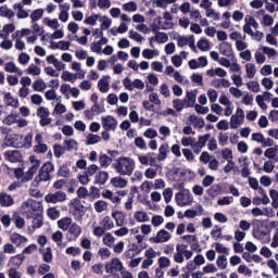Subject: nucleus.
Wrapping results in <instances>:
<instances>
[{
  "label": "nucleus",
  "instance_id": "nucleus-26",
  "mask_svg": "<svg viewBox=\"0 0 278 278\" xmlns=\"http://www.w3.org/2000/svg\"><path fill=\"white\" fill-rule=\"evenodd\" d=\"M4 71L7 73H16V75H20V76L23 75V70L18 68V66H16V63H14V62L5 63Z\"/></svg>",
  "mask_w": 278,
  "mask_h": 278
},
{
  "label": "nucleus",
  "instance_id": "nucleus-17",
  "mask_svg": "<svg viewBox=\"0 0 278 278\" xmlns=\"http://www.w3.org/2000/svg\"><path fill=\"white\" fill-rule=\"evenodd\" d=\"M112 218H114L117 227H123L125 225V220H127V214L123 211H115L112 213Z\"/></svg>",
  "mask_w": 278,
  "mask_h": 278
},
{
  "label": "nucleus",
  "instance_id": "nucleus-14",
  "mask_svg": "<svg viewBox=\"0 0 278 278\" xmlns=\"http://www.w3.org/2000/svg\"><path fill=\"white\" fill-rule=\"evenodd\" d=\"M123 270V262L118 258H113L110 264L106 265V273L114 275V273H121Z\"/></svg>",
  "mask_w": 278,
  "mask_h": 278
},
{
  "label": "nucleus",
  "instance_id": "nucleus-10",
  "mask_svg": "<svg viewBox=\"0 0 278 278\" xmlns=\"http://www.w3.org/2000/svg\"><path fill=\"white\" fill-rule=\"evenodd\" d=\"M102 127L105 131H116V127L118 126V122L111 115L105 117H101Z\"/></svg>",
  "mask_w": 278,
  "mask_h": 278
},
{
  "label": "nucleus",
  "instance_id": "nucleus-21",
  "mask_svg": "<svg viewBox=\"0 0 278 278\" xmlns=\"http://www.w3.org/2000/svg\"><path fill=\"white\" fill-rule=\"evenodd\" d=\"M168 153H170V147L167 143H163L159 148V154L156 156L157 162H164L168 157Z\"/></svg>",
  "mask_w": 278,
  "mask_h": 278
},
{
  "label": "nucleus",
  "instance_id": "nucleus-8",
  "mask_svg": "<svg viewBox=\"0 0 278 278\" xmlns=\"http://www.w3.org/2000/svg\"><path fill=\"white\" fill-rule=\"evenodd\" d=\"M173 236L166 229H161L156 232L155 237L150 238V242L153 244H164V242H168Z\"/></svg>",
  "mask_w": 278,
  "mask_h": 278
},
{
  "label": "nucleus",
  "instance_id": "nucleus-61",
  "mask_svg": "<svg viewBox=\"0 0 278 278\" xmlns=\"http://www.w3.org/2000/svg\"><path fill=\"white\" fill-rule=\"evenodd\" d=\"M261 51H263V53L265 55H267L268 58H275L277 55V50H275L273 48L262 47Z\"/></svg>",
  "mask_w": 278,
  "mask_h": 278
},
{
  "label": "nucleus",
  "instance_id": "nucleus-43",
  "mask_svg": "<svg viewBox=\"0 0 278 278\" xmlns=\"http://www.w3.org/2000/svg\"><path fill=\"white\" fill-rule=\"evenodd\" d=\"M42 16H45V10L36 9L30 14L31 23H37V21H40V18H42Z\"/></svg>",
  "mask_w": 278,
  "mask_h": 278
},
{
  "label": "nucleus",
  "instance_id": "nucleus-33",
  "mask_svg": "<svg viewBox=\"0 0 278 278\" xmlns=\"http://www.w3.org/2000/svg\"><path fill=\"white\" fill-rule=\"evenodd\" d=\"M111 184L114 188H127V179L121 176L112 178Z\"/></svg>",
  "mask_w": 278,
  "mask_h": 278
},
{
  "label": "nucleus",
  "instance_id": "nucleus-6",
  "mask_svg": "<svg viewBox=\"0 0 278 278\" xmlns=\"http://www.w3.org/2000/svg\"><path fill=\"white\" fill-rule=\"evenodd\" d=\"M14 137L16 138V140L23 141L15 143L16 149H31V147H34V135L31 132L27 134L25 138H23V136L21 135H14Z\"/></svg>",
  "mask_w": 278,
  "mask_h": 278
},
{
  "label": "nucleus",
  "instance_id": "nucleus-18",
  "mask_svg": "<svg viewBox=\"0 0 278 278\" xmlns=\"http://www.w3.org/2000/svg\"><path fill=\"white\" fill-rule=\"evenodd\" d=\"M190 125H193L194 129H203L205 127V119L197 115H190L188 118Z\"/></svg>",
  "mask_w": 278,
  "mask_h": 278
},
{
  "label": "nucleus",
  "instance_id": "nucleus-25",
  "mask_svg": "<svg viewBox=\"0 0 278 278\" xmlns=\"http://www.w3.org/2000/svg\"><path fill=\"white\" fill-rule=\"evenodd\" d=\"M52 240L55 242L56 245H59L61 249H65L66 243H64V233L60 230L52 233Z\"/></svg>",
  "mask_w": 278,
  "mask_h": 278
},
{
  "label": "nucleus",
  "instance_id": "nucleus-47",
  "mask_svg": "<svg viewBox=\"0 0 278 278\" xmlns=\"http://www.w3.org/2000/svg\"><path fill=\"white\" fill-rule=\"evenodd\" d=\"M124 12H138V4L134 1L123 4Z\"/></svg>",
  "mask_w": 278,
  "mask_h": 278
},
{
  "label": "nucleus",
  "instance_id": "nucleus-32",
  "mask_svg": "<svg viewBox=\"0 0 278 278\" xmlns=\"http://www.w3.org/2000/svg\"><path fill=\"white\" fill-rule=\"evenodd\" d=\"M102 242L103 244H105V247L112 249L114 247V243L116 242V238L114 237V235H112V232H106L102 238Z\"/></svg>",
  "mask_w": 278,
  "mask_h": 278
},
{
  "label": "nucleus",
  "instance_id": "nucleus-3",
  "mask_svg": "<svg viewBox=\"0 0 278 278\" xmlns=\"http://www.w3.org/2000/svg\"><path fill=\"white\" fill-rule=\"evenodd\" d=\"M55 170V166L51 162L45 163L36 177V181H51V173Z\"/></svg>",
  "mask_w": 278,
  "mask_h": 278
},
{
  "label": "nucleus",
  "instance_id": "nucleus-30",
  "mask_svg": "<svg viewBox=\"0 0 278 278\" xmlns=\"http://www.w3.org/2000/svg\"><path fill=\"white\" fill-rule=\"evenodd\" d=\"M99 225L106 231H110V229H114V219L110 216H105Z\"/></svg>",
  "mask_w": 278,
  "mask_h": 278
},
{
  "label": "nucleus",
  "instance_id": "nucleus-7",
  "mask_svg": "<svg viewBox=\"0 0 278 278\" xmlns=\"http://www.w3.org/2000/svg\"><path fill=\"white\" fill-rule=\"evenodd\" d=\"M244 123V110L238 108L236 113L230 117V129H238Z\"/></svg>",
  "mask_w": 278,
  "mask_h": 278
},
{
  "label": "nucleus",
  "instance_id": "nucleus-63",
  "mask_svg": "<svg viewBox=\"0 0 278 278\" xmlns=\"http://www.w3.org/2000/svg\"><path fill=\"white\" fill-rule=\"evenodd\" d=\"M159 266H160V268H169L170 260L166 256H161L159 258Z\"/></svg>",
  "mask_w": 278,
  "mask_h": 278
},
{
  "label": "nucleus",
  "instance_id": "nucleus-23",
  "mask_svg": "<svg viewBox=\"0 0 278 278\" xmlns=\"http://www.w3.org/2000/svg\"><path fill=\"white\" fill-rule=\"evenodd\" d=\"M219 52L222 53V55H225L226 58H231L233 49L231 48V45L229 42L224 41L219 45Z\"/></svg>",
  "mask_w": 278,
  "mask_h": 278
},
{
  "label": "nucleus",
  "instance_id": "nucleus-45",
  "mask_svg": "<svg viewBox=\"0 0 278 278\" xmlns=\"http://www.w3.org/2000/svg\"><path fill=\"white\" fill-rule=\"evenodd\" d=\"M100 23H101V30L110 29L112 25V18L108 16H100Z\"/></svg>",
  "mask_w": 278,
  "mask_h": 278
},
{
  "label": "nucleus",
  "instance_id": "nucleus-24",
  "mask_svg": "<svg viewBox=\"0 0 278 278\" xmlns=\"http://www.w3.org/2000/svg\"><path fill=\"white\" fill-rule=\"evenodd\" d=\"M73 224V218L71 217H62L58 220V227L62 231H68L71 225Z\"/></svg>",
  "mask_w": 278,
  "mask_h": 278
},
{
  "label": "nucleus",
  "instance_id": "nucleus-42",
  "mask_svg": "<svg viewBox=\"0 0 278 278\" xmlns=\"http://www.w3.org/2000/svg\"><path fill=\"white\" fill-rule=\"evenodd\" d=\"M99 164L102 168H108L112 164V157L108 156V154H101L99 156Z\"/></svg>",
  "mask_w": 278,
  "mask_h": 278
},
{
  "label": "nucleus",
  "instance_id": "nucleus-58",
  "mask_svg": "<svg viewBox=\"0 0 278 278\" xmlns=\"http://www.w3.org/2000/svg\"><path fill=\"white\" fill-rule=\"evenodd\" d=\"M59 177H71V169L66 165H62L60 169L58 170Z\"/></svg>",
  "mask_w": 278,
  "mask_h": 278
},
{
  "label": "nucleus",
  "instance_id": "nucleus-64",
  "mask_svg": "<svg viewBox=\"0 0 278 278\" xmlns=\"http://www.w3.org/2000/svg\"><path fill=\"white\" fill-rule=\"evenodd\" d=\"M269 197H270V199H271V201H273V203H271V205L274 206V207H278V191L277 190H270L269 191Z\"/></svg>",
  "mask_w": 278,
  "mask_h": 278
},
{
  "label": "nucleus",
  "instance_id": "nucleus-44",
  "mask_svg": "<svg viewBox=\"0 0 278 278\" xmlns=\"http://www.w3.org/2000/svg\"><path fill=\"white\" fill-rule=\"evenodd\" d=\"M186 99L188 101V105L194 108V103H197V92L194 91H186Z\"/></svg>",
  "mask_w": 278,
  "mask_h": 278
},
{
  "label": "nucleus",
  "instance_id": "nucleus-9",
  "mask_svg": "<svg viewBox=\"0 0 278 278\" xmlns=\"http://www.w3.org/2000/svg\"><path fill=\"white\" fill-rule=\"evenodd\" d=\"M123 86L126 90H134L135 88L137 90H144V81L136 78L135 80L131 81L129 77H126L123 79Z\"/></svg>",
  "mask_w": 278,
  "mask_h": 278
},
{
  "label": "nucleus",
  "instance_id": "nucleus-59",
  "mask_svg": "<svg viewBox=\"0 0 278 278\" xmlns=\"http://www.w3.org/2000/svg\"><path fill=\"white\" fill-rule=\"evenodd\" d=\"M230 40H235L236 42H240V40H247V35H241L238 31H232L229 35Z\"/></svg>",
  "mask_w": 278,
  "mask_h": 278
},
{
  "label": "nucleus",
  "instance_id": "nucleus-13",
  "mask_svg": "<svg viewBox=\"0 0 278 278\" xmlns=\"http://www.w3.org/2000/svg\"><path fill=\"white\" fill-rule=\"evenodd\" d=\"M212 138V135L206 134L204 136H200L198 138V141L194 142L193 151L194 153L199 154L203 149H205V144H207V141Z\"/></svg>",
  "mask_w": 278,
  "mask_h": 278
},
{
  "label": "nucleus",
  "instance_id": "nucleus-34",
  "mask_svg": "<svg viewBox=\"0 0 278 278\" xmlns=\"http://www.w3.org/2000/svg\"><path fill=\"white\" fill-rule=\"evenodd\" d=\"M265 157H268V160H276L278 161L277 155H278V146H274L271 148H268L265 153Z\"/></svg>",
  "mask_w": 278,
  "mask_h": 278
},
{
  "label": "nucleus",
  "instance_id": "nucleus-36",
  "mask_svg": "<svg viewBox=\"0 0 278 278\" xmlns=\"http://www.w3.org/2000/svg\"><path fill=\"white\" fill-rule=\"evenodd\" d=\"M33 89L35 92H45L47 90V83L42 79H37L33 83Z\"/></svg>",
  "mask_w": 278,
  "mask_h": 278
},
{
  "label": "nucleus",
  "instance_id": "nucleus-62",
  "mask_svg": "<svg viewBox=\"0 0 278 278\" xmlns=\"http://www.w3.org/2000/svg\"><path fill=\"white\" fill-rule=\"evenodd\" d=\"M163 198L165 203H170V201L173 200V188H166L163 191Z\"/></svg>",
  "mask_w": 278,
  "mask_h": 278
},
{
  "label": "nucleus",
  "instance_id": "nucleus-22",
  "mask_svg": "<svg viewBox=\"0 0 278 278\" xmlns=\"http://www.w3.org/2000/svg\"><path fill=\"white\" fill-rule=\"evenodd\" d=\"M0 16H2V18H9L10 21L16 16V13H14L12 9L8 8V4H3L0 7Z\"/></svg>",
  "mask_w": 278,
  "mask_h": 278
},
{
  "label": "nucleus",
  "instance_id": "nucleus-60",
  "mask_svg": "<svg viewBox=\"0 0 278 278\" xmlns=\"http://www.w3.org/2000/svg\"><path fill=\"white\" fill-rule=\"evenodd\" d=\"M216 264L218 268H220L222 270H225V268H227V256L225 255L218 256Z\"/></svg>",
  "mask_w": 278,
  "mask_h": 278
},
{
  "label": "nucleus",
  "instance_id": "nucleus-41",
  "mask_svg": "<svg viewBox=\"0 0 278 278\" xmlns=\"http://www.w3.org/2000/svg\"><path fill=\"white\" fill-rule=\"evenodd\" d=\"M93 207H94L96 212H98V214H101L103 212H106L108 202H105L103 200H99V201L94 202Z\"/></svg>",
  "mask_w": 278,
  "mask_h": 278
},
{
  "label": "nucleus",
  "instance_id": "nucleus-57",
  "mask_svg": "<svg viewBox=\"0 0 278 278\" xmlns=\"http://www.w3.org/2000/svg\"><path fill=\"white\" fill-rule=\"evenodd\" d=\"M144 177L146 179H155V177H157V170L153 167H149L144 170Z\"/></svg>",
  "mask_w": 278,
  "mask_h": 278
},
{
  "label": "nucleus",
  "instance_id": "nucleus-56",
  "mask_svg": "<svg viewBox=\"0 0 278 278\" xmlns=\"http://www.w3.org/2000/svg\"><path fill=\"white\" fill-rule=\"evenodd\" d=\"M194 142L195 139L193 137H184L181 139L182 147H191V149H194Z\"/></svg>",
  "mask_w": 278,
  "mask_h": 278
},
{
  "label": "nucleus",
  "instance_id": "nucleus-55",
  "mask_svg": "<svg viewBox=\"0 0 278 278\" xmlns=\"http://www.w3.org/2000/svg\"><path fill=\"white\" fill-rule=\"evenodd\" d=\"M178 10L181 12V14H190V12H192V5L190 2H184L180 4Z\"/></svg>",
  "mask_w": 278,
  "mask_h": 278
},
{
  "label": "nucleus",
  "instance_id": "nucleus-19",
  "mask_svg": "<svg viewBox=\"0 0 278 278\" xmlns=\"http://www.w3.org/2000/svg\"><path fill=\"white\" fill-rule=\"evenodd\" d=\"M13 10H17L16 16L20 21L23 18H29V11L25 10L23 3L18 2L13 4Z\"/></svg>",
  "mask_w": 278,
  "mask_h": 278
},
{
  "label": "nucleus",
  "instance_id": "nucleus-31",
  "mask_svg": "<svg viewBox=\"0 0 278 278\" xmlns=\"http://www.w3.org/2000/svg\"><path fill=\"white\" fill-rule=\"evenodd\" d=\"M134 218L137 220V223H149V220H151L149 214L143 211H137L134 215Z\"/></svg>",
  "mask_w": 278,
  "mask_h": 278
},
{
  "label": "nucleus",
  "instance_id": "nucleus-38",
  "mask_svg": "<svg viewBox=\"0 0 278 278\" xmlns=\"http://www.w3.org/2000/svg\"><path fill=\"white\" fill-rule=\"evenodd\" d=\"M61 78L63 79V81H71V84H75V81L77 80V74H73L68 71H63Z\"/></svg>",
  "mask_w": 278,
  "mask_h": 278
},
{
  "label": "nucleus",
  "instance_id": "nucleus-2",
  "mask_svg": "<svg viewBox=\"0 0 278 278\" xmlns=\"http://www.w3.org/2000/svg\"><path fill=\"white\" fill-rule=\"evenodd\" d=\"M192 251L188 250V245L177 244L176 252L174 253V262L176 264H184L186 260H192Z\"/></svg>",
  "mask_w": 278,
  "mask_h": 278
},
{
  "label": "nucleus",
  "instance_id": "nucleus-50",
  "mask_svg": "<svg viewBox=\"0 0 278 278\" xmlns=\"http://www.w3.org/2000/svg\"><path fill=\"white\" fill-rule=\"evenodd\" d=\"M101 140V136L94 135V134H89L87 135V142L86 144H98V142Z\"/></svg>",
  "mask_w": 278,
  "mask_h": 278
},
{
  "label": "nucleus",
  "instance_id": "nucleus-12",
  "mask_svg": "<svg viewBox=\"0 0 278 278\" xmlns=\"http://www.w3.org/2000/svg\"><path fill=\"white\" fill-rule=\"evenodd\" d=\"M4 160L11 163H17L23 161V154L18 150H9L4 152Z\"/></svg>",
  "mask_w": 278,
  "mask_h": 278
},
{
  "label": "nucleus",
  "instance_id": "nucleus-35",
  "mask_svg": "<svg viewBox=\"0 0 278 278\" xmlns=\"http://www.w3.org/2000/svg\"><path fill=\"white\" fill-rule=\"evenodd\" d=\"M63 144L66 151H77L79 149V143L75 139L65 140Z\"/></svg>",
  "mask_w": 278,
  "mask_h": 278
},
{
  "label": "nucleus",
  "instance_id": "nucleus-1",
  "mask_svg": "<svg viewBox=\"0 0 278 278\" xmlns=\"http://www.w3.org/2000/svg\"><path fill=\"white\" fill-rule=\"evenodd\" d=\"M112 168H114L117 175L131 177L134 169L136 168V162L131 157L122 156L112 164Z\"/></svg>",
  "mask_w": 278,
  "mask_h": 278
},
{
  "label": "nucleus",
  "instance_id": "nucleus-48",
  "mask_svg": "<svg viewBox=\"0 0 278 278\" xmlns=\"http://www.w3.org/2000/svg\"><path fill=\"white\" fill-rule=\"evenodd\" d=\"M92 229V233L96 238H103V236H105L106 230H104L100 224L98 226L93 224Z\"/></svg>",
  "mask_w": 278,
  "mask_h": 278
},
{
  "label": "nucleus",
  "instance_id": "nucleus-37",
  "mask_svg": "<svg viewBox=\"0 0 278 278\" xmlns=\"http://www.w3.org/2000/svg\"><path fill=\"white\" fill-rule=\"evenodd\" d=\"M67 231L71 233V236L79 238V236H81V226H78L77 223H72Z\"/></svg>",
  "mask_w": 278,
  "mask_h": 278
},
{
  "label": "nucleus",
  "instance_id": "nucleus-11",
  "mask_svg": "<svg viewBox=\"0 0 278 278\" xmlns=\"http://www.w3.org/2000/svg\"><path fill=\"white\" fill-rule=\"evenodd\" d=\"M29 162L31 163V166L26 174V181L34 179V175H36L38 168H40V160H38L36 156L31 155L29 157Z\"/></svg>",
  "mask_w": 278,
  "mask_h": 278
},
{
  "label": "nucleus",
  "instance_id": "nucleus-54",
  "mask_svg": "<svg viewBox=\"0 0 278 278\" xmlns=\"http://www.w3.org/2000/svg\"><path fill=\"white\" fill-rule=\"evenodd\" d=\"M245 25H249L254 29H257V27H260V24L257 23V21H255V17H253V15L245 16Z\"/></svg>",
  "mask_w": 278,
  "mask_h": 278
},
{
  "label": "nucleus",
  "instance_id": "nucleus-29",
  "mask_svg": "<svg viewBox=\"0 0 278 278\" xmlns=\"http://www.w3.org/2000/svg\"><path fill=\"white\" fill-rule=\"evenodd\" d=\"M206 75L208 77H227V71L223 70V67H217L215 70H207Z\"/></svg>",
  "mask_w": 278,
  "mask_h": 278
},
{
  "label": "nucleus",
  "instance_id": "nucleus-52",
  "mask_svg": "<svg viewBox=\"0 0 278 278\" xmlns=\"http://www.w3.org/2000/svg\"><path fill=\"white\" fill-rule=\"evenodd\" d=\"M25 73H26V75H36L37 76V75H40L41 70H40V67H38L34 64H30L28 66V68L25 70Z\"/></svg>",
  "mask_w": 278,
  "mask_h": 278
},
{
  "label": "nucleus",
  "instance_id": "nucleus-46",
  "mask_svg": "<svg viewBox=\"0 0 278 278\" xmlns=\"http://www.w3.org/2000/svg\"><path fill=\"white\" fill-rule=\"evenodd\" d=\"M220 187L219 185H213L211 188L206 190L208 197H212L214 199L215 197H218L220 194Z\"/></svg>",
  "mask_w": 278,
  "mask_h": 278
},
{
  "label": "nucleus",
  "instance_id": "nucleus-20",
  "mask_svg": "<svg viewBox=\"0 0 278 278\" xmlns=\"http://www.w3.org/2000/svg\"><path fill=\"white\" fill-rule=\"evenodd\" d=\"M0 205L1 207H12L14 205V198L12 195L1 192L0 193Z\"/></svg>",
  "mask_w": 278,
  "mask_h": 278
},
{
  "label": "nucleus",
  "instance_id": "nucleus-15",
  "mask_svg": "<svg viewBox=\"0 0 278 278\" xmlns=\"http://www.w3.org/2000/svg\"><path fill=\"white\" fill-rule=\"evenodd\" d=\"M22 210H24V212H38L40 210V202L28 199L23 202Z\"/></svg>",
  "mask_w": 278,
  "mask_h": 278
},
{
  "label": "nucleus",
  "instance_id": "nucleus-40",
  "mask_svg": "<svg viewBox=\"0 0 278 278\" xmlns=\"http://www.w3.org/2000/svg\"><path fill=\"white\" fill-rule=\"evenodd\" d=\"M4 101L11 108H18V100L14 99L10 92L4 93Z\"/></svg>",
  "mask_w": 278,
  "mask_h": 278
},
{
  "label": "nucleus",
  "instance_id": "nucleus-5",
  "mask_svg": "<svg viewBox=\"0 0 278 278\" xmlns=\"http://www.w3.org/2000/svg\"><path fill=\"white\" fill-rule=\"evenodd\" d=\"M43 199L46 203L56 205V203H64V201L68 199V195H66V192L59 190L56 192L46 194Z\"/></svg>",
  "mask_w": 278,
  "mask_h": 278
},
{
  "label": "nucleus",
  "instance_id": "nucleus-51",
  "mask_svg": "<svg viewBox=\"0 0 278 278\" xmlns=\"http://www.w3.org/2000/svg\"><path fill=\"white\" fill-rule=\"evenodd\" d=\"M43 23H45V25H47L51 29H58L60 27V22H58V18H54V20L45 18Z\"/></svg>",
  "mask_w": 278,
  "mask_h": 278
},
{
  "label": "nucleus",
  "instance_id": "nucleus-27",
  "mask_svg": "<svg viewBox=\"0 0 278 278\" xmlns=\"http://www.w3.org/2000/svg\"><path fill=\"white\" fill-rule=\"evenodd\" d=\"M10 240L13 244H16V247H21L22 244H27V239L16 232L11 235Z\"/></svg>",
  "mask_w": 278,
  "mask_h": 278
},
{
  "label": "nucleus",
  "instance_id": "nucleus-53",
  "mask_svg": "<svg viewBox=\"0 0 278 278\" xmlns=\"http://www.w3.org/2000/svg\"><path fill=\"white\" fill-rule=\"evenodd\" d=\"M97 170H99V165L97 164H91L85 169V174L88 175L89 177H92L97 175Z\"/></svg>",
  "mask_w": 278,
  "mask_h": 278
},
{
  "label": "nucleus",
  "instance_id": "nucleus-49",
  "mask_svg": "<svg viewBox=\"0 0 278 278\" xmlns=\"http://www.w3.org/2000/svg\"><path fill=\"white\" fill-rule=\"evenodd\" d=\"M47 214L51 220H58L60 218V210L56 207H50L47 210Z\"/></svg>",
  "mask_w": 278,
  "mask_h": 278
},
{
  "label": "nucleus",
  "instance_id": "nucleus-16",
  "mask_svg": "<svg viewBox=\"0 0 278 278\" xmlns=\"http://www.w3.org/2000/svg\"><path fill=\"white\" fill-rule=\"evenodd\" d=\"M110 180V174L105 170H100L94 176V184L98 186H105Z\"/></svg>",
  "mask_w": 278,
  "mask_h": 278
},
{
  "label": "nucleus",
  "instance_id": "nucleus-4",
  "mask_svg": "<svg viewBox=\"0 0 278 278\" xmlns=\"http://www.w3.org/2000/svg\"><path fill=\"white\" fill-rule=\"evenodd\" d=\"M175 201L179 207H186V205H190L194 198L192 193L188 189H182L180 192L175 194Z\"/></svg>",
  "mask_w": 278,
  "mask_h": 278
},
{
  "label": "nucleus",
  "instance_id": "nucleus-39",
  "mask_svg": "<svg viewBox=\"0 0 278 278\" xmlns=\"http://www.w3.org/2000/svg\"><path fill=\"white\" fill-rule=\"evenodd\" d=\"M255 73H257V70H255V64H245V76L248 77V79H253V77H255Z\"/></svg>",
  "mask_w": 278,
  "mask_h": 278
},
{
  "label": "nucleus",
  "instance_id": "nucleus-28",
  "mask_svg": "<svg viewBox=\"0 0 278 278\" xmlns=\"http://www.w3.org/2000/svg\"><path fill=\"white\" fill-rule=\"evenodd\" d=\"M109 79L110 76L106 75L98 81V88L100 92H110V83H108Z\"/></svg>",
  "mask_w": 278,
  "mask_h": 278
}]
</instances>
